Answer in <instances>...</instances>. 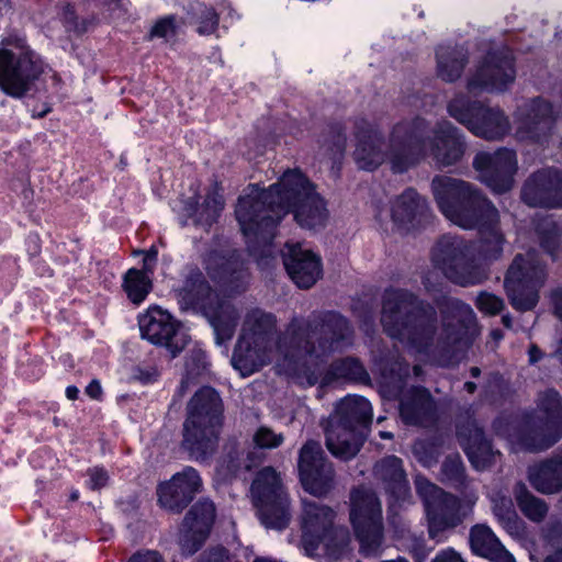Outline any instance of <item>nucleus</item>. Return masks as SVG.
<instances>
[{"instance_id":"13","label":"nucleus","mask_w":562,"mask_h":562,"mask_svg":"<svg viewBox=\"0 0 562 562\" xmlns=\"http://www.w3.org/2000/svg\"><path fill=\"white\" fill-rule=\"evenodd\" d=\"M415 483L425 504L429 536L442 541L445 532L458 526L464 518L460 514V502L424 477L417 476Z\"/></svg>"},{"instance_id":"18","label":"nucleus","mask_w":562,"mask_h":562,"mask_svg":"<svg viewBox=\"0 0 562 562\" xmlns=\"http://www.w3.org/2000/svg\"><path fill=\"white\" fill-rule=\"evenodd\" d=\"M299 470L302 485L310 494L321 496L330 490L334 470L325 461L318 442L310 441L301 449Z\"/></svg>"},{"instance_id":"10","label":"nucleus","mask_w":562,"mask_h":562,"mask_svg":"<svg viewBox=\"0 0 562 562\" xmlns=\"http://www.w3.org/2000/svg\"><path fill=\"white\" fill-rule=\"evenodd\" d=\"M334 512L318 503L303 501L302 530L306 546L318 549L323 546L331 559H340L348 552L350 537L344 528L334 527Z\"/></svg>"},{"instance_id":"19","label":"nucleus","mask_w":562,"mask_h":562,"mask_svg":"<svg viewBox=\"0 0 562 562\" xmlns=\"http://www.w3.org/2000/svg\"><path fill=\"white\" fill-rule=\"evenodd\" d=\"M474 166L480 172L481 180L494 192L503 193L513 186V176L517 169V159L513 150L499 149L494 154L480 153L474 159Z\"/></svg>"},{"instance_id":"22","label":"nucleus","mask_w":562,"mask_h":562,"mask_svg":"<svg viewBox=\"0 0 562 562\" xmlns=\"http://www.w3.org/2000/svg\"><path fill=\"white\" fill-rule=\"evenodd\" d=\"M552 120V106L547 101L536 99L525 103L515 113L516 138L519 140L538 139L541 133L550 128Z\"/></svg>"},{"instance_id":"51","label":"nucleus","mask_w":562,"mask_h":562,"mask_svg":"<svg viewBox=\"0 0 562 562\" xmlns=\"http://www.w3.org/2000/svg\"><path fill=\"white\" fill-rule=\"evenodd\" d=\"M494 510H495L496 515H498V516H502L504 514H508V515L513 514L512 513V501L507 497H503L501 499L499 505L495 504Z\"/></svg>"},{"instance_id":"41","label":"nucleus","mask_w":562,"mask_h":562,"mask_svg":"<svg viewBox=\"0 0 562 562\" xmlns=\"http://www.w3.org/2000/svg\"><path fill=\"white\" fill-rule=\"evenodd\" d=\"M476 306L485 314L495 315L503 310L504 302L492 293L482 292L476 297Z\"/></svg>"},{"instance_id":"45","label":"nucleus","mask_w":562,"mask_h":562,"mask_svg":"<svg viewBox=\"0 0 562 562\" xmlns=\"http://www.w3.org/2000/svg\"><path fill=\"white\" fill-rule=\"evenodd\" d=\"M88 485L91 490L104 487L109 482V474L103 468H92L89 470Z\"/></svg>"},{"instance_id":"14","label":"nucleus","mask_w":562,"mask_h":562,"mask_svg":"<svg viewBox=\"0 0 562 562\" xmlns=\"http://www.w3.org/2000/svg\"><path fill=\"white\" fill-rule=\"evenodd\" d=\"M448 111L479 137L498 139L510 131L509 121L502 110L485 108L479 103L470 104L462 95L451 100Z\"/></svg>"},{"instance_id":"37","label":"nucleus","mask_w":562,"mask_h":562,"mask_svg":"<svg viewBox=\"0 0 562 562\" xmlns=\"http://www.w3.org/2000/svg\"><path fill=\"white\" fill-rule=\"evenodd\" d=\"M205 269L212 279H225L232 271V262L218 252H212L205 258Z\"/></svg>"},{"instance_id":"9","label":"nucleus","mask_w":562,"mask_h":562,"mask_svg":"<svg viewBox=\"0 0 562 562\" xmlns=\"http://www.w3.org/2000/svg\"><path fill=\"white\" fill-rule=\"evenodd\" d=\"M42 59L23 38L8 40L0 48V89L10 97L21 98L46 71Z\"/></svg>"},{"instance_id":"31","label":"nucleus","mask_w":562,"mask_h":562,"mask_svg":"<svg viewBox=\"0 0 562 562\" xmlns=\"http://www.w3.org/2000/svg\"><path fill=\"white\" fill-rule=\"evenodd\" d=\"M448 305L451 308V318L458 321L459 328L456 333L454 330H450V327H453V324L450 321V316L447 315L443 318V331L446 333V339L448 341H454L460 338L461 330L463 328H469L474 323V313L469 305L458 300H449Z\"/></svg>"},{"instance_id":"46","label":"nucleus","mask_w":562,"mask_h":562,"mask_svg":"<svg viewBox=\"0 0 562 562\" xmlns=\"http://www.w3.org/2000/svg\"><path fill=\"white\" fill-rule=\"evenodd\" d=\"M462 471L463 469L459 457L449 459L443 464V475L446 476L447 480H454L461 477Z\"/></svg>"},{"instance_id":"20","label":"nucleus","mask_w":562,"mask_h":562,"mask_svg":"<svg viewBox=\"0 0 562 562\" xmlns=\"http://www.w3.org/2000/svg\"><path fill=\"white\" fill-rule=\"evenodd\" d=\"M531 425L537 428V436L548 432L549 438L539 442L526 443L528 449H547L558 440L562 428V404L557 392L550 390L539 395L537 411Z\"/></svg>"},{"instance_id":"61","label":"nucleus","mask_w":562,"mask_h":562,"mask_svg":"<svg viewBox=\"0 0 562 562\" xmlns=\"http://www.w3.org/2000/svg\"><path fill=\"white\" fill-rule=\"evenodd\" d=\"M72 498L77 499L78 498V493L72 494Z\"/></svg>"},{"instance_id":"34","label":"nucleus","mask_w":562,"mask_h":562,"mask_svg":"<svg viewBox=\"0 0 562 562\" xmlns=\"http://www.w3.org/2000/svg\"><path fill=\"white\" fill-rule=\"evenodd\" d=\"M517 504L520 510L531 520L539 521L547 514L546 504L532 496L522 484H518L515 490Z\"/></svg>"},{"instance_id":"39","label":"nucleus","mask_w":562,"mask_h":562,"mask_svg":"<svg viewBox=\"0 0 562 562\" xmlns=\"http://www.w3.org/2000/svg\"><path fill=\"white\" fill-rule=\"evenodd\" d=\"M224 206V201L217 192L209 195L203 211L199 214L198 221L210 223L215 220Z\"/></svg>"},{"instance_id":"52","label":"nucleus","mask_w":562,"mask_h":562,"mask_svg":"<svg viewBox=\"0 0 562 562\" xmlns=\"http://www.w3.org/2000/svg\"><path fill=\"white\" fill-rule=\"evenodd\" d=\"M414 558L418 562H423L426 557L429 553V550H427L422 543L416 542L413 547L409 548Z\"/></svg>"},{"instance_id":"23","label":"nucleus","mask_w":562,"mask_h":562,"mask_svg":"<svg viewBox=\"0 0 562 562\" xmlns=\"http://www.w3.org/2000/svg\"><path fill=\"white\" fill-rule=\"evenodd\" d=\"M285 269L300 288H311L322 274L321 259L300 244H288L284 254Z\"/></svg>"},{"instance_id":"1","label":"nucleus","mask_w":562,"mask_h":562,"mask_svg":"<svg viewBox=\"0 0 562 562\" xmlns=\"http://www.w3.org/2000/svg\"><path fill=\"white\" fill-rule=\"evenodd\" d=\"M431 187L446 218L462 228L479 227L481 233L476 245L457 236H443L434 249L432 260L454 283L479 284L487 277L485 262L497 259L503 250V236L496 228L498 212L462 180L436 177Z\"/></svg>"},{"instance_id":"29","label":"nucleus","mask_w":562,"mask_h":562,"mask_svg":"<svg viewBox=\"0 0 562 562\" xmlns=\"http://www.w3.org/2000/svg\"><path fill=\"white\" fill-rule=\"evenodd\" d=\"M465 54L461 48L440 47L437 50V74L445 81H453L461 76L465 65Z\"/></svg>"},{"instance_id":"16","label":"nucleus","mask_w":562,"mask_h":562,"mask_svg":"<svg viewBox=\"0 0 562 562\" xmlns=\"http://www.w3.org/2000/svg\"><path fill=\"white\" fill-rule=\"evenodd\" d=\"M515 77L514 59L509 52L491 53L469 79L468 90L472 94L502 92L514 82Z\"/></svg>"},{"instance_id":"42","label":"nucleus","mask_w":562,"mask_h":562,"mask_svg":"<svg viewBox=\"0 0 562 562\" xmlns=\"http://www.w3.org/2000/svg\"><path fill=\"white\" fill-rule=\"evenodd\" d=\"M464 450L471 463L477 469L484 468L490 460V449L486 443L480 442L479 447L468 445Z\"/></svg>"},{"instance_id":"24","label":"nucleus","mask_w":562,"mask_h":562,"mask_svg":"<svg viewBox=\"0 0 562 562\" xmlns=\"http://www.w3.org/2000/svg\"><path fill=\"white\" fill-rule=\"evenodd\" d=\"M215 517L213 503L203 501L198 503L188 513L183 521V532L181 536V549L186 554H193L209 532V529Z\"/></svg>"},{"instance_id":"17","label":"nucleus","mask_w":562,"mask_h":562,"mask_svg":"<svg viewBox=\"0 0 562 562\" xmlns=\"http://www.w3.org/2000/svg\"><path fill=\"white\" fill-rule=\"evenodd\" d=\"M142 337L155 345H164L176 357L182 350L188 339L178 331L177 322L160 307H149L138 318Z\"/></svg>"},{"instance_id":"6","label":"nucleus","mask_w":562,"mask_h":562,"mask_svg":"<svg viewBox=\"0 0 562 562\" xmlns=\"http://www.w3.org/2000/svg\"><path fill=\"white\" fill-rule=\"evenodd\" d=\"M182 310L201 312L211 323L217 344L232 338L237 325L235 307L210 289L201 272H191L176 290Z\"/></svg>"},{"instance_id":"25","label":"nucleus","mask_w":562,"mask_h":562,"mask_svg":"<svg viewBox=\"0 0 562 562\" xmlns=\"http://www.w3.org/2000/svg\"><path fill=\"white\" fill-rule=\"evenodd\" d=\"M472 551L492 562H515L514 557L501 544L492 529L486 525H475L470 530Z\"/></svg>"},{"instance_id":"53","label":"nucleus","mask_w":562,"mask_h":562,"mask_svg":"<svg viewBox=\"0 0 562 562\" xmlns=\"http://www.w3.org/2000/svg\"><path fill=\"white\" fill-rule=\"evenodd\" d=\"M553 303H554V310L555 314L559 318L562 319V291H558L553 293Z\"/></svg>"},{"instance_id":"58","label":"nucleus","mask_w":562,"mask_h":562,"mask_svg":"<svg viewBox=\"0 0 562 562\" xmlns=\"http://www.w3.org/2000/svg\"><path fill=\"white\" fill-rule=\"evenodd\" d=\"M380 435L382 438H385V439H391L393 437V435L391 432H385V431H382Z\"/></svg>"},{"instance_id":"32","label":"nucleus","mask_w":562,"mask_h":562,"mask_svg":"<svg viewBox=\"0 0 562 562\" xmlns=\"http://www.w3.org/2000/svg\"><path fill=\"white\" fill-rule=\"evenodd\" d=\"M123 289L134 304H140L151 290L148 273L137 269H130L123 279Z\"/></svg>"},{"instance_id":"8","label":"nucleus","mask_w":562,"mask_h":562,"mask_svg":"<svg viewBox=\"0 0 562 562\" xmlns=\"http://www.w3.org/2000/svg\"><path fill=\"white\" fill-rule=\"evenodd\" d=\"M414 297L402 290L386 292L382 310V325L394 338L407 340L419 351L434 341V319L412 311Z\"/></svg>"},{"instance_id":"30","label":"nucleus","mask_w":562,"mask_h":562,"mask_svg":"<svg viewBox=\"0 0 562 562\" xmlns=\"http://www.w3.org/2000/svg\"><path fill=\"white\" fill-rule=\"evenodd\" d=\"M553 172L543 170L535 173L525 184L522 199L530 206L544 205V194L554 187ZM554 177L557 175L554 173Z\"/></svg>"},{"instance_id":"7","label":"nucleus","mask_w":562,"mask_h":562,"mask_svg":"<svg viewBox=\"0 0 562 562\" xmlns=\"http://www.w3.org/2000/svg\"><path fill=\"white\" fill-rule=\"evenodd\" d=\"M221 427V400L212 387L200 389L188 404L183 445L196 458L213 451Z\"/></svg>"},{"instance_id":"11","label":"nucleus","mask_w":562,"mask_h":562,"mask_svg":"<svg viewBox=\"0 0 562 562\" xmlns=\"http://www.w3.org/2000/svg\"><path fill=\"white\" fill-rule=\"evenodd\" d=\"M254 504L267 528L283 529L290 519L281 477L272 468L262 469L251 485Z\"/></svg>"},{"instance_id":"36","label":"nucleus","mask_w":562,"mask_h":562,"mask_svg":"<svg viewBox=\"0 0 562 562\" xmlns=\"http://www.w3.org/2000/svg\"><path fill=\"white\" fill-rule=\"evenodd\" d=\"M195 31L199 35L207 36L214 34L218 29V14L215 9L200 4L194 12Z\"/></svg>"},{"instance_id":"15","label":"nucleus","mask_w":562,"mask_h":562,"mask_svg":"<svg viewBox=\"0 0 562 562\" xmlns=\"http://www.w3.org/2000/svg\"><path fill=\"white\" fill-rule=\"evenodd\" d=\"M544 278V269L533 252L525 258L516 256L508 269L505 288L515 308L527 311L538 302L537 286Z\"/></svg>"},{"instance_id":"54","label":"nucleus","mask_w":562,"mask_h":562,"mask_svg":"<svg viewBox=\"0 0 562 562\" xmlns=\"http://www.w3.org/2000/svg\"><path fill=\"white\" fill-rule=\"evenodd\" d=\"M78 394L79 390L74 385H70L66 389V396L69 400H76L78 397Z\"/></svg>"},{"instance_id":"56","label":"nucleus","mask_w":562,"mask_h":562,"mask_svg":"<svg viewBox=\"0 0 562 562\" xmlns=\"http://www.w3.org/2000/svg\"><path fill=\"white\" fill-rule=\"evenodd\" d=\"M544 562H562V552L549 557Z\"/></svg>"},{"instance_id":"60","label":"nucleus","mask_w":562,"mask_h":562,"mask_svg":"<svg viewBox=\"0 0 562 562\" xmlns=\"http://www.w3.org/2000/svg\"><path fill=\"white\" fill-rule=\"evenodd\" d=\"M475 438L476 439L481 438V434L479 431H475Z\"/></svg>"},{"instance_id":"44","label":"nucleus","mask_w":562,"mask_h":562,"mask_svg":"<svg viewBox=\"0 0 562 562\" xmlns=\"http://www.w3.org/2000/svg\"><path fill=\"white\" fill-rule=\"evenodd\" d=\"M413 452L418 461L425 467H430L435 462L432 446L418 441L414 445Z\"/></svg>"},{"instance_id":"2","label":"nucleus","mask_w":562,"mask_h":562,"mask_svg":"<svg viewBox=\"0 0 562 562\" xmlns=\"http://www.w3.org/2000/svg\"><path fill=\"white\" fill-rule=\"evenodd\" d=\"M291 337L274 338V317L260 310L251 311L243 325L241 335L232 357V364L243 376L250 375L263 366L276 361L279 373L296 380L302 385H313L318 378L311 371L310 364L327 351L341 349L349 335L347 321L336 314L327 316L319 334L330 335V341L319 342L318 348L310 347L318 337L316 331L295 334Z\"/></svg>"},{"instance_id":"3","label":"nucleus","mask_w":562,"mask_h":562,"mask_svg":"<svg viewBox=\"0 0 562 562\" xmlns=\"http://www.w3.org/2000/svg\"><path fill=\"white\" fill-rule=\"evenodd\" d=\"M236 218L248 243H268L277 224L289 213L302 227H323L328 220L324 200L297 169L285 171L279 181L262 190L257 186L240 196Z\"/></svg>"},{"instance_id":"48","label":"nucleus","mask_w":562,"mask_h":562,"mask_svg":"<svg viewBox=\"0 0 562 562\" xmlns=\"http://www.w3.org/2000/svg\"><path fill=\"white\" fill-rule=\"evenodd\" d=\"M128 562H164V560L156 551H144L134 554Z\"/></svg>"},{"instance_id":"57","label":"nucleus","mask_w":562,"mask_h":562,"mask_svg":"<svg viewBox=\"0 0 562 562\" xmlns=\"http://www.w3.org/2000/svg\"><path fill=\"white\" fill-rule=\"evenodd\" d=\"M464 386H465V389H467L470 393H472V392L474 391V389H475V384H474V383H472V382H467V383L464 384Z\"/></svg>"},{"instance_id":"35","label":"nucleus","mask_w":562,"mask_h":562,"mask_svg":"<svg viewBox=\"0 0 562 562\" xmlns=\"http://www.w3.org/2000/svg\"><path fill=\"white\" fill-rule=\"evenodd\" d=\"M364 369L355 359H345L333 366L331 370L323 378L322 384H329L338 379L361 380Z\"/></svg>"},{"instance_id":"33","label":"nucleus","mask_w":562,"mask_h":562,"mask_svg":"<svg viewBox=\"0 0 562 562\" xmlns=\"http://www.w3.org/2000/svg\"><path fill=\"white\" fill-rule=\"evenodd\" d=\"M422 207L423 202L416 191L407 190L393 202L391 209L392 218L398 224L409 222Z\"/></svg>"},{"instance_id":"27","label":"nucleus","mask_w":562,"mask_h":562,"mask_svg":"<svg viewBox=\"0 0 562 562\" xmlns=\"http://www.w3.org/2000/svg\"><path fill=\"white\" fill-rule=\"evenodd\" d=\"M532 486L541 493H555L562 488V458L533 467L529 471Z\"/></svg>"},{"instance_id":"21","label":"nucleus","mask_w":562,"mask_h":562,"mask_svg":"<svg viewBox=\"0 0 562 562\" xmlns=\"http://www.w3.org/2000/svg\"><path fill=\"white\" fill-rule=\"evenodd\" d=\"M201 477L193 468H186L170 481L158 487V499L162 507L178 512L192 499L201 487Z\"/></svg>"},{"instance_id":"55","label":"nucleus","mask_w":562,"mask_h":562,"mask_svg":"<svg viewBox=\"0 0 562 562\" xmlns=\"http://www.w3.org/2000/svg\"><path fill=\"white\" fill-rule=\"evenodd\" d=\"M530 362H536L540 358V351L536 346H532L529 350Z\"/></svg>"},{"instance_id":"43","label":"nucleus","mask_w":562,"mask_h":562,"mask_svg":"<svg viewBox=\"0 0 562 562\" xmlns=\"http://www.w3.org/2000/svg\"><path fill=\"white\" fill-rule=\"evenodd\" d=\"M176 33V22L173 16H166L155 23L151 29V37L170 38Z\"/></svg>"},{"instance_id":"12","label":"nucleus","mask_w":562,"mask_h":562,"mask_svg":"<svg viewBox=\"0 0 562 562\" xmlns=\"http://www.w3.org/2000/svg\"><path fill=\"white\" fill-rule=\"evenodd\" d=\"M350 520L366 555L379 552L382 544V509L374 493L360 488L351 497Z\"/></svg>"},{"instance_id":"5","label":"nucleus","mask_w":562,"mask_h":562,"mask_svg":"<svg viewBox=\"0 0 562 562\" xmlns=\"http://www.w3.org/2000/svg\"><path fill=\"white\" fill-rule=\"evenodd\" d=\"M372 407L361 396H347L330 416L326 428V445L337 458H353L364 441L363 428L371 420Z\"/></svg>"},{"instance_id":"28","label":"nucleus","mask_w":562,"mask_h":562,"mask_svg":"<svg viewBox=\"0 0 562 562\" xmlns=\"http://www.w3.org/2000/svg\"><path fill=\"white\" fill-rule=\"evenodd\" d=\"M376 474L387 482V488L396 499L405 498L408 493V486L398 458L389 457L382 460L376 465Z\"/></svg>"},{"instance_id":"26","label":"nucleus","mask_w":562,"mask_h":562,"mask_svg":"<svg viewBox=\"0 0 562 562\" xmlns=\"http://www.w3.org/2000/svg\"><path fill=\"white\" fill-rule=\"evenodd\" d=\"M401 417L406 424L422 425L434 412L430 394L424 389H414L405 394L400 406Z\"/></svg>"},{"instance_id":"50","label":"nucleus","mask_w":562,"mask_h":562,"mask_svg":"<svg viewBox=\"0 0 562 562\" xmlns=\"http://www.w3.org/2000/svg\"><path fill=\"white\" fill-rule=\"evenodd\" d=\"M86 394L92 400H100L102 396V387L99 381H91L85 390Z\"/></svg>"},{"instance_id":"38","label":"nucleus","mask_w":562,"mask_h":562,"mask_svg":"<svg viewBox=\"0 0 562 562\" xmlns=\"http://www.w3.org/2000/svg\"><path fill=\"white\" fill-rule=\"evenodd\" d=\"M127 2L123 0H101L100 5L104 20L116 22L124 19L127 12Z\"/></svg>"},{"instance_id":"59","label":"nucleus","mask_w":562,"mask_h":562,"mask_svg":"<svg viewBox=\"0 0 562 562\" xmlns=\"http://www.w3.org/2000/svg\"><path fill=\"white\" fill-rule=\"evenodd\" d=\"M471 372H472L473 376H476L479 374V369L477 368H472Z\"/></svg>"},{"instance_id":"40","label":"nucleus","mask_w":562,"mask_h":562,"mask_svg":"<svg viewBox=\"0 0 562 562\" xmlns=\"http://www.w3.org/2000/svg\"><path fill=\"white\" fill-rule=\"evenodd\" d=\"M255 443L260 448H277L283 442V436L268 427H260L254 435Z\"/></svg>"},{"instance_id":"4","label":"nucleus","mask_w":562,"mask_h":562,"mask_svg":"<svg viewBox=\"0 0 562 562\" xmlns=\"http://www.w3.org/2000/svg\"><path fill=\"white\" fill-rule=\"evenodd\" d=\"M356 137L355 161L364 170H373L389 161L395 172H403L426 155H431L436 161L448 166L457 161L463 153L458 131L448 122L438 125L432 138L425 136L423 120L396 124L387 143L371 126L359 128Z\"/></svg>"},{"instance_id":"49","label":"nucleus","mask_w":562,"mask_h":562,"mask_svg":"<svg viewBox=\"0 0 562 562\" xmlns=\"http://www.w3.org/2000/svg\"><path fill=\"white\" fill-rule=\"evenodd\" d=\"M144 272L151 273L154 270V266L157 260L158 251L155 247H151L148 251L144 252Z\"/></svg>"},{"instance_id":"47","label":"nucleus","mask_w":562,"mask_h":562,"mask_svg":"<svg viewBox=\"0 0 562 562\" xmlns=\"http://www.w3.org/2000/svg\"><path fill=\"white\" fill-rule=\"evenodd\" d=\"M432 562H464L461 555L452 548L441 550Z\"/></svg>"}]
</instances>
